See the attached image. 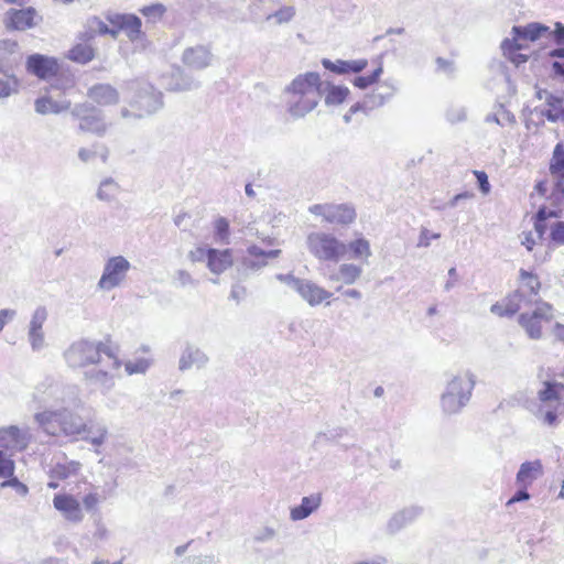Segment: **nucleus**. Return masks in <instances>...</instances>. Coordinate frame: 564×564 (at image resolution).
<instances>
[{"instance_id":"f257e3e1","label":"nucleus","mask_w":564,"mask_h":564,"mask_svg":"<svg viewBox=\"0 0 564 564\" xmlns=\"http://www.w3.org/2000/svg\"><path fill=\"white\" fill-rule=\"evenodd\" d=\"M64 358L72 368L94 367L90 378L102 382L111 378V372L118 371L122 365L119 347L109 335L99 341L80 339L73 343L64 352Z\"/></svg>"},{"instance_id":"f03ea898","label":"nucleus","mask_w":564,"mask_h":564,"mask_svg":"<svg viewBox=\"0 0 564 564\" xmlns=\"http://www.w3.org/2000/svg\"><path fill=\"white\" fill-rule=\"evenodd\" d=\"M540 39L552 40L556 45H564V25L557 22L554 31L538 22L524 26H513L512 39H506L501 43L502 54L516 65L523 64L530 57V54L521 52L528 48L527 42H534Z\"/></svg>"},{"instance_id":"7ed1b4c3","label":"nucleus","mask_w":564,"mask_h":564,"mask_svg":"<svg viewBox=\"0 0 564 564\" xmlns=\"http://www.w3.org/2000/svg\"><path fill=\"white\" fill-rule=\"evenodd\" d=\"M550 174L553 178V191L547 197L549 206H541L533 218L534 228L540 237L547 230L546 220L560 218L564 212V145L557 143L550 161Z\"/></svg>"},{"instance_id":"20e7f679","label":"nucleus","mask_w":564,"mask_h":564,"mask_svg":"<svg viewBox=\"0 0 564 564\" xmlns=\"http://www.w3.org/2000/svg\"><path fill=\"white\" fill-rule=\"evenodd\" d=\"M323 82L316 72H307L296 76L286 87L288 109L295 117L312 111L319 102Z\"/></svg>"},{"instance_id":"39448f33","label":"nucleus","mask_w":564,"mask_h":564,"mask_svg":"<svg viewBox=\"0 0 564 564\" xmlns=\"http://www.w3.org/2000/svg\"><path fill=\"white\" fill-rule=\"evenodd\" d=\"M34 419L45 434L56 438L75 441L86 431L80 416L66 408L42 411Z\"/></svg>"},{"instance_id":"423d86ee","label":"nucleus","mask_w":564,"mask_h":564,"mask_svg":"<svg viewBox=\"0 0 564 564\" xmlns=\"http://www.w3.org/2000/svg\"><path fill=\"white\" fill-rule=\"evenodd\" d=\"M556 310L545 301H535L532 310L521 313L518 317L520 326L532 339L542 337L543 328L555 321Z\"/></svg>"},{"instance_id":"0eeeda50","label":"nucleus","mask_w":564,"mask_h":564,"mask_svg":"<svg viewBox=\"0 0 564 564\" xmlns=\"http://www.w3.org/2000/svg\"><path fill=\"white\" fill-rule=\"evenodd\" d=\"M310 252L322 261L338 262L347 253L346 243L328 232H312L307 236Z\"/></svg>"},{"instance_id":"6e6552de","label":"nucleus","mask_w":564,"mask_h":564,"mask_svg":"<svg viewBox=\"0 0 564 564\" xmlns=\"http://www.w3.org/2000/svg\"><path fill=\"white\" fill-rule=\"evenodd\" d=\"M188 259L195 262H206L207 268L215 274H220L234 263L231 249H215L198 246L188 252Z\"/></svg>"},{"instance_id":"1a4fd4ad","label":"nucleus","mask_w":564,"mask_h":564,"mask_svg":"<svg viewBox=\"0 0 564 564\" xmlns=\"http://www.w3.org/2000/svg\"><path fill=\"white\" fill-rule=\"evenodd\" d=\"M473 388L474 381L467 373L455 377L442 397L443 408L448 412L457 411L469 399Z\"/></svg>"},{"instance_id":"9d476101","label":"nucleus","mask_w":564,"mask_h":564,"mask_svg":"<svg viewBox=\"0 0 564 564\" xmlns=\"http://www.w3.org/2000/svg\"><path fill=\"white\" fill-rule=\"evenodd\" d=\"M308 210L311 214L321 217L323 221L337 226H348L357 217L355 207L349 204H316L311 206Z\"/></svg>"},{"instance_id":"9b49d317","label":"nucleus","mask_w":564,"mask_h":564,"mask_svg":"<svg viewBox=\"0 0 564 564\" xmlns=\"http://www.w3.org/2000/svg\"><path fill=\"white\" fill-rule=\"evenodd\" d=\"M42 22V15L34 7L11 8L3 17L8 31H26L36 28Z\"/></svg>"},{"instance_id":"f8f14e48","label":"nucleus","mask_w":564,"mask_h":564,"mask_svg":"<svg viewBox=\"0 0 564 564\" xmlns=\"http://www.w3.org/2000/svg\"><path fill=\"white\" fill-rule=\"evenodd\" d=\"M261 246L251 245L246 250L243 262L250 268H259L267 265L270 260L280 256L281 250L274 248V240L265 238L262 240Z\"/></svg>"},{"instance_id":"ddd939ff","label":"nucleus","mask_w":564,"mask_h":564,"mask_svg":"<svg viewBox=\"0 0 564 564\" xmlns=\"http://www.w3.org/2000/svg\"><path fill=\"white\" fill-rule=\"evenodd\" d=\"M26 70L40 79L48 80L61 70L58 59L42 54H32L26 59Z\"/></svg>"},{"instance_id":"4468645a","label":"nucleus","mask_w":564,"mask_h":564,"mask_svg":"<svg viewBox=\"0 0 564 564\" xmlns=\"http://www.w3.org/2000/svg\"><path fill=\"white\" fill-rule=\"evenodd\" d=\"M129 268V262L121 256L109 259L99 280V286L104 290L116 288L124 279Z\"/></svg>"},{"instance_id":"2eb2a0df","label":"nucleus","mask_w":564,"mask_h":564,"mask_svg":"<svg viewBox=\"0 0 564 564\" xmlns=\"http://www.w3.org/2000/svg\"><path fill=\"white\" fill-rule=\"evenodd\" d=\"M74 116L78 119L79 130L101 135L106 132V123L96 110L87 105H79Z\"/></svg>"},{"instance_id":"dca6fc26","label":"nucleus","mask_w":564,"mask_h":564,"mask_svg":"<svg viewBox=\"0 0 564 564\" xmlns=\"http://www.w3.org/2000/svg\"><path fill=\"white\" fill-rule=\"evenodd\" d=\"M107 20L113 26V39H116L121 31H124L131 41L141 37L142 23L137 15L116 13L108 15Z\"/></svg>"},{"instance_id":"f3484780","label":"nucleus","mask_w":564,"mask_h":564,"mask_svg":"<svg viewBox=\"0 0 564 564\" xmlns=\"http://www.w3.org/2000/svg\"><path fill=\"white\" fill-rule=\"evenodd\" d=\"M89 34L79 33L77 41L67 51L65 57L76 64H88L96 57V48L93 45V40Z\"/></svg>"},{"instance_id":"a211bd4d","label":"nucleus","mask_w":564,"mask_h":564,"mask_svg":"<svg viewBox=\"0 0 564 564\" xmlns=\"http://www.w3.org/2000/svg\"><path fill=\"white\" fill-rule=\"evenodd\" d=\"M31 436L18 426L11 425L0 430V447L6 451H24Z\"/></svg>"},{"instance_id":"6ab92c4d","label":"nucleus","mask_w":564,"mask_h":564,"mask_svg":"<svg viewBox=\"0 0 564 564\" xmlns=\"http://www.w3.org/2000/svg\"><path fill=\"white\" fill-rule=\"evenodd\" d=\"M87 96L95 107L106 108L119 102V93L109 84H96L91 86Z\"/></svg>"},{"instance_id":"aec40b11","label":"nucleus","mask_w":564,"mask_h":564,"mask_svg":"<svg viewBox=\"0 0 564 564\" xmlns=\"http://www.w3.org/2000/svg\"><path fill=\"white\" fill-rule=\"evenodd\" d=\"M542 283L539 275L525 269H520L516 291L529 303L531 296L539 295Z\"/></svg>"},{"instance_id":"412c9836","label":"nucleus","mask_w":564,"mask_h":564,"mask_svg":"<svg viewBox=\"0 0 564 564\" xmlns=\"http://www.w3.org/2000/svg\"><path fill=\"white\" fill-rule=\"evenodd\" d=\"M55 509L62 512L68 520L79 522L83 520V512L79 501L70 495H56L53 499Z\"/></svg>"},{"instance_id":"4be33fe9","label":"nucleus","mask_w":564,"mask_h":564,"mask_svg":"<svg viewBox=\"0 0 564 564\" xmlns=\"http://www.w3.org/2000/svg\"><path fill=\"white\" fill-rule=\"evenodd\" d=\"M296 290L312 306L319 305L324 302L329 304V299L333 295L324 288L312 282H300L297 283Z\"/></svg>"},{"instance_id":"5701e85b","label":"nucleus","mask_w":564,"mask_h":564,"mask_svg":"<svg viewBox=\"0 0 564 564\" xmlns=\"http://www.w3.org/2000/svg\"><path fill=\"white\" fill-rule=\"evenodd\" d=\"M528 302L513 291L491 306V312L500 317L512 316Z\"/></svg>"},{"instance_id":"b1692460","label":"nucleus","mask_w":564,"mask_h":564,"mask_svg":"<svg viewBox=\"0 0 564 564\" xmlns=\"http://www.w3.org/2000/svg\"><path fill=\"white\" fill-rule=\"evenodd\" d=\"M322 65L324 66V68H326L327 70L334 73V74H338V75H345V74H358L360 72H362L367 65H368V62L367 59H352V61H343V59H337L335 62L328 59V58H324L322 61Z\"/></svg>"},{"instance_id":"393cba45","label":"nucleus","mask_w":564,"mask_h":564,"mask_svg":"<svg viewBox=\"0 0 564 564\" xmlns=\"http://www.w3.org/2000/svg\"><path fill=\"white\" fill-rule=\"evenodd\" d=\"M137 354L140 356L135 357L133 360H128L124 364V369L128 375H137L144 373L152 364L151 358V349L149 346L142 345Z\"/></svg>"},{"instance_id":"a878e982","label":"nucleus","mask_w":564,"mask_h":564,"mask_svg":"<svg viewBox=\"0 0 564 564\" xmlns=\"http://www.w3.org/2000/svg\"><path fill=\"white\" fill-rule=\"evenodd\" d=\"M540 460L523 463L517 474V482L520 487L528 488L539 476L542 475Z\"/></svg>"},{"instance_id":"bb28decb","label":"nucleus","mask_w":564,"mask_h":564,"mask_svg":"<svg viewBox=\"0 0 564 564\" xmlns=\"http://www.w3.org/2000/svg\"><path fill=\"white\" fill-rule=\"evenodd\" d=\"M346 247L347 252H349V257L360 261L361 263L368 262V259L372 254L370 241L361 236L349 241Z\"/></svg>"},{"instance_id":"cd10ccee","label":"nucleus","mask_w":564,"mask_h":564,"mask_svg":"<svg viewBox=\"0 0 564 564\" xmlns=\"http://www.w3.org/2000/svg\"><path fill=\"white\" fill-rule=\"evenodd\" d=\"M361 272L362 270L359 265L352 263H344L338 268L337 272L329 276V280L340 281L345 284H352L360 278Z\"/></svg>"},{"instance_id":"c85d7f7f","label":"nucleus","mask_w":564,"mask_h":564,"mask_svg":"<svg viewBox=\"0 0 564 564\" xmlns=\"http://www.w3.org/2000/svg\"><path fill=\"white\" fill-rule=\"evenodd\" d=\"M210 55L209 52L199 46L191 47L184 53V62L195 68H203L209 65Z\"/></svg>"},{"instance_id":"c756f323","label":"nucleus","mask_w":564,"mask_h":564,"mask_svg":"<svg viewBox=\"0 0 564 564\" xmlns=\"http://www.w3.org/2000/svg\"><path fill=\"white\" fill-rule=\"evenodd\" d=\"M350 95L348 87L343 85L327 84L324 101L327 106H338L347 100Z\"/></svg>"},{"instance_id":"7c9ffc66","label":"nucleus","mask_w":564,"mask_h":564,"mask_svg":"<svg viewBox=\"0 0 564 564\" xmlns=\"http://www.w3.org/2000/svg\"><path fill=\"white\" fill-rule=\"evenodd\" d=\"M321 505L319 495L304 497L300 506L292 508L291 518L293 520H302L308 517Z\"/></svg>"},{"instance_id":"2f4dec72","label":"nucleus","mask_w":564,"mask_h":564,"mask_svg":"<svg viewBox=\"0 0 564 564\" xmlns=\"http://www.w3.org/2000/svg\"><path fill=\"white\" fill-rule=\"evenodd\" d=\"M70 107L69 101L57 102L51 97H41L35 100V110L41 115L59 113L68 110Z\"/></svg>"},{"instance_id":"473e14b6","label":"nucleus","mask_w":564,"mask_h":564,"mask_svg":"<svg viewBox=\"0 0 564 564\" xmlns=\"http://www.w3.org/2000/svg\"><path fill=\"white\" fill-rule=\"evenodd\" d=\"M86 431L78 437L89 442L94 446L102 445L107 440V430L100 424H86Z\"/></svg>"},{"instance_id":"72a5a7b5","label":"nucleus","mask_w":564,"mask_h":564,"mask_svg":"<svg viewBox=\"0 0 564 564\" xmlns=\"http://www.w3.org/2000/svg\"><path fill=\"white\" fill-rule=\"evenodd\" d=\"M18 54V42L13 40L0 41V69L11 67Z\"/></svg>"},{"instance_id":"f704fd0d","label":"nucleus","mask_w":564,"mask_h":564,"mask_svg":"<svg viewBox=\"0 0 564 564\" xmlns=\"http://www.w3.org/2000/svg\"><path fill=\"white\" fill-rule=\"evenodd\" d=\"M544 116L549 121L564 122V106L563 99L556 96L551 95L546 99V110L544 111Z\"/></svg>"},{"instance_id":"c9c22d12","label":"nucleus","mask_w":564,"mask_h":564,"mask_svg":"<svg viewBox=\"0 0 564 564\" xmlns=\"http://www.w3.org/2000/svg\"><path fill=\"white\" fill-rule=\"evenodd\" d=\"M564 392V383L546 381L543 389L539 391V400L541 402L562 401Z\"/></svg>"},{"instance_id":"e433bc0d","label":"nucleus","mask_w":564,"mask_h":564,"mask_svg":"<svg viewBox=\"0 0 564 564\" xmlns=\"http://www.w3.org/2000/svg\"><path fill=\"white\" fill-rule=\"evenodd\" d=\"M82 33L89 34L90 35L89 39H91L93 41L97 34H99V35L109 34L113 37V26L111 25V28H109L108 24L106 22H104L100 18L93 17L87 20V29H86V31H84Z\"/></svg>"},{"instance_id":"4c0bfd02","label":"nucleus","mask_w":564,"mask_h":564,"mask_svg":"<svg viewBox=\"0 0 564 564\" xmlns=\"http://www.w3.org/2000/svg\"><path fill=\"white\" fill-rule=\"evenodd\" d=\"M80 464L78 462H67L57 464L52 469V476L58 480L67 479L78 474Z\"/></svg>"},{"instance_id":"58836bf2","label":"nucleus","mask_w":564,"mask_h":564,"mask_svg":"<svg viewBox=\"0 0 564 564\" xmlns=\"http://www.w3.org/2000/svg\"><path fill=\"white\" fill-rule=\"evenodd\" d=\"M382 73H383V66H382V63L379 62L370 75L357 76L354 79L352 84L355 87H357L359 89H366L369 86L376 84L379 80Z\"/></svg>"},{"instance_id":"ea45409f","label":"nucleus","mask_w":564,"mask_h":564,"mask_svg":"<svg viewBox=\"0 0 564 564\" xmlns=\"http://www.w3.org/2000/svg\"><path fill=\"white\" fill-rule=\"evenodd\" d=\"M230 236L229 221L225 217H218L214 221V238L217 242L228 243Z\"/></svg>"},{"instance_id":"a19ab883","label":"nucleus","mask_w":564,"mask_h":564,"mask_svg":"<svg viewBox=\"0 0 564 564\" xmlns=\"http://www.w3.org/2000/svg\"><path fill=\"white\" fill-rule=\"evenodd\" d=\"M19 79L13 75L8 76L6 79L0 78V98H6L12 93H15L19 88Z\"/></svg>"},{"instance_id":"79ce46f5","label":"nucleus","mask_w":564,"mask_h":564,"mask_svg":"<svg viewBox=\"0 0 564 564\" xmlns=\"http://www.w3.org/2000/svg\"><path fill=\"white\" fill-rule=\"evenodd\" d=\"M140 12L145 18L156 21L163 18L166 12V8L162 3H154L142 8Z\"/></svg>"},{"instance_id":"37998d69","label":"nucleus","mask_w":564,"mask_h":564,"mask_svg":"<svg viewBox=\"0 0 564 564\" xmlns=\"http://www.w3.org/2000/svg\"><path fill=\"white\" fill-rule=\"evenodd\" d=\"M15 470L14 460L0 451V478L13 476Z\"/></svg>"},{"instance_id":"c03bdc74","label":"nucleus","mask_w":564,"mask_h":564,"mask_svg":"<svg viewBox=\"0 0 564 564\" xmlns=\"http://www.w3.org/2000/svg\"><path fill=\"white\" fill-rule=\"evenodd\" d=\"M0 487H12L21 496H25L29 492L26 485L21 482L14 475L7 477L6 480L0 484Z\"/></svg>"},{"instance_id":"a18cd8bd","label":"nucleus","mask_w":564,"mask_h":564,"mask_svg":"<svg viewBox=\"0 0 564 564\" xmlns=\"http://www.w3.org/2000/svg\"><path fill=\"white\" fill-rule=\"evenodd\" d=\"M552 241L557 245H564V221H557L550 232Z\"/></svg>"},{"instance_id":"49530a36","label":"nucleus","mask_w":564,"mask_h":564,"mask_svg":"<svg viewBox=\"0 0 564 564\" xmlns=\"http://www.w3.org/2000/svg\"><path fill=\"white\" fill-rule=\"evenodd\" d=\"M295 14V9L293 7H283L279 9L273 17L276 19L279 23L289 22Z\"/></svg>"},{"instance_id":"de8ad7c7","label":"nucleus","mask_w":564,"mask_h":564,"mask_svg":"<svg viewBox=\"0 0 564 564\" xmlns=\"http://www.w3.org/2000/svg\"><path fill=\"white\" fill-rule=\"evenodd\" d=\"M475 177L477 178L479 189L484 195L489 194L490 192V184L488 181V175L484 171H474L473 172Z\"/></svg>"},{"instance_id":"09e8293b","label":"nucleus","mask_w":564,"mask_h":564,"mask_svg":"<svg viewBox=\"0 0 564 564\" xmlns=\"http://www.w3.org/2000/svg\"><path fill=\"white\" fill-rule=\"evenodd\" d=\"M83 502L87 510H95L99 502V497L97 494L90 492L84 497Z\"/></svg>"},{"instance_id":"8fccbe9b","label":"nucleus","mask_w":564,"mask_h":564,"mask_svg":"<svg viewBox=\"0 0 564 564\" xmlns=\"http://www.w3.org/2000/svg\"><path fill=\"white\" fill-rule=\"evenodd\" d=\"M528 488L520 487V490L507 501V506H511L516 502L528 500L530 495L527 491Z\"/></svg>"},{"instance_id":"3c124183","label":"nucleus","mask_w":564,"mask_h":564,"mask_svg":"<svg viewBox=\"0 0 564 564\" xmlns=\"http://www.w3.org/2000/svg\"><path fill=\"white\" fill-rule=\"evenodd\" d=\"M357 112H362L364 115L367 113L366 107L360 102H357L350 107L349 111L344 117L345 121L349 122L351 120V117Z\"/></svg>"},{"instance_id":"603ef678","label":"nucleus","mask_w":564,"mask_h":564,"mask_svg":"<svg viewBox=\"0 0 564 564\" xmlns=\"http://www.w3.org/2000/svg\"><path fill=\"white\" fill-rule=\"evenodd\" d=\"M538 194L539 196L543 197L546 195L547 193V182L545 180L543 181H539L535 186H534V193H532V197L534 196V194Z\"/></svg>"},{"instance_id":"864d4df0","label":"nucleus","mask_w":564,"mask_h":564,"mask_svg":"<svg viewBox=\"0 0 564 564\" xmlns=\"http://www.w3.org/2000/svg\"><path fill=\"white\" fill-rule=\"evenodd\" d=\"M194 361V358H193V352H187L186 355H183L181 360H180V367L181 369H187L192 366Z\"/></svg>"},{"instance_id":"5fc2aeb1","label":"nucleus","mask_w":564,"mask_h":564,"mask_svg":"<svg viewBox=\"0 0 564 564\" xmlns=\"http://www.w3.org/2000/svg\"><path fill=\"white\" fill-rule=\"evenodd\" d=\"M553 335L555 339L564 343V325L556 323L553 327Z\"/></svg>"},{"instance_id":"6e6d98bb","label":"nucleus","mask_w":564,"mask_h":564,"mask_svg":"<svg viewBox=\"0 0 564 564\" xmlns=\"http://www.w3.org/2000/svg\"><path fill=\"white\" fill-rule=\"evenodd\" d=\"M522 245L525 246V248L531 251L535 245V240L532 237L531 232L524 234V238L522 240Z\"/></svg>"},{"instance_id":"4d7b16f0","label":"nucleus","mask_w":564,"mask_h":564,"mask_svg":"<svg viewBox=\"0 0 564 564\" xmlns=\"http://www.w3.org/2000/svg\"><path fill=\"white\" fill-rule=\"evenodd\" d=\"M44 319V314L42 313L41 316L39 314L35 315L33 322H32V335H35L36 330H40L42 327V321Z\"/></svg>"},{"instance_id":"13d9d810","label":"nucleus","mask_w":564,"mask_h":564,"mask_svg":"<svg viewBox=\"0 0 564 564\" xmlns=\"http://www.w3.org/2000/svg\"><path fill=\"white\" fill-rule=\"evenodd\" d=\"M552 69H553L554 75L561 76L564 78V62L563 63L554 62L552 64Z\"/></svg>"},{"instance_id":"bf43d9fd","label":"nucleus","mask_w":564,"mask_h":564,"mask_svg":"<svg viewBox=\"0 0 564 564\" xmlns=\"http://www.w3.org/2000/svg\"><path fill=\"white\" fill-rule=\"evenodd\" d=\"M556 420H557V415L555 412L553 411H547L544 415V421L545 423H547L549 425H554L556 423Z\"/></svg>"},{"instance_id":"052dcab7","label":"nucleus","mask_w":564,"mask_h":564,"mask_svg":"<svg viewBox=\"0 0 564 564\" xmlns=\"http://www.w3.org/2000/svg\"><path fill=\"white\" fill-rule=\"evenodd\" d=\"M78 154L83 161H88L91 156V152L86 149H82Z\"/></svg>"},{"instance_id":"680f3d73","label":"nucleus","mask_w":564,"mask_h":564,"mask_svg":"<svg viewBox=\"0 0 564 564\" xmlns=\"http://www.w3.org/2000/svg\"><path fill=\"white\" fill-rule=\"evenodd\" d=\"M550 55L552 57H564V48H556V50H553Z\"/></svg>"},{"instance_id":"e2e57ef3","label":"nucleus","mask_w":564,"mask_h":564,"mask_svg":"<svg viewBox=\"0 0 564 564\" xmlns=\"http://www.w3.org/2000/svg\"><path fill=\"white\" fill-rule=\"evenodd\" d=\"M43 564H64V562L58 558H48Z\"/></svg>"},{"instance_id":"0e129e2a","label":"nucleus","mask_w":564,"mask_h":564,"mask_svg":"<svg viewBox=\"0 0 564 564\" xmlns=\"http://www.w3.org/2000/svg\"><path fill=\"white\" fill-rule=\"evenodd\" d=\"M185 550H186V545H181V546H177V547L175 549V553H176L177 555H182V554L185 552Z\"/></svg>"},{"instance_id":"69168bd1","label":"nucleus","mask_w":564,"mask_h":564,"mask_svg":"<svg viewBox=\"0 0 564 564\" xmlns=\"http://www.w3.org/2000/svg\"><path fill=\"white\" fill-rule=\"evenodd\" d=\"M347 295L352 296V297H359L360 293L356 290H350L347 292Z\"/></svg>"},{"instance_id":"338daca9","label":"nucleus","mask_w":564,"mask_h":564,"mask_svg":"<svg viewBox=\"0 0 564 564\" xmlns=\"http://www.w3.org/2000/svg\"><path fill=\"white\" fill-rule=\"evenodd\" d=\"M246 193H247L249 196H253V195H254L253 189L251 188V186H250V185H247V186H246Z\"/></svg>"},{"instance_id":"774afa93","label":"nucleus","mask_w":564,"mask_h":564,"mask_svg":"<svg viewBox=\"0 0 564 564\" xmlns=\"http://www.w3.org/2000/svg\"><path fill=\"white\" fill-rule=\"evenodd\" d=\"M560 497H561V498H564V481H563L562 489H561V491H560Z\"/></svg>"}]
</instances>
